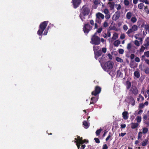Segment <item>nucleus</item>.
Returning a JSON list of instances; mask_svg holds the SVG:
<instances>
[{
    "mask_svg": "<svg viewBox=\"0 0 149 149\" xmlns=\"http://www.w3.org/2000/svg\"><path fill=\"white\" fill-rule=\"evenodd\" d=\"M81 11L79 17L82 21H84L83 19H85L84 16L88 15L90 13L89 8L85 5H84L81 9Z\"/></svg>",
    "mask_w": 149,
    "mask_h": 149,
    "instance_id": "1",
    "label": "nucleus"
},
{
    "mask_svg": "<svg viewBox=\"0 0 149 149\" xmlns=\"http://www.w3.org/2000/svg\"><path fill=\"white\" fill-rule=\"evenodd\" d=\"M48 22V21H45L40 24L39 27V30L37 31V34L38 35L42 36L43 31L46 28Z\"/></svg>",
    "mask_w": 149,
    "mask_h": 149,
    "instance_id": "2",
    "label": "nucleus"
},
{
    "mask_svg": "<svg viewBox=\"0 0 149 149\" xmlns=\"http://www.w3.org/2000/svg\"><path fill=\"white\" fill-rule=\"evenodd\" d=\"M96 35L97 33H95L92 36L90 42L92 44L98 45L100 43V39Z\"/></svg>",
    "mask_w": 149,
    "mask_h": 149,
    "instance_id": "3",
    "label": "nucleus"
},
{
    "mask_svg": "<svg viewBox=\"0 0 149 149\" xmlns=\"http://www.w3.org/2000/svg\"><path fill=\"white\" fill-rule=\"evenodd\" d=\"M92 26H91L89 24L87 23L84 25L83 31L85 33L88 34L92 29Z\"/></svg>",
    "mask_w": 149,
    "mask_h": 149,
    "instance_id": "4",
    "label": "nucleus"
},
{
    "mask_svg": "<svg viewBox=\"0 0 149 149\" xmlns=\"http://www.w3.org/2000/svg\"><path fill=\"white\" fill-rule=\"evenodd\" d=\"M113 65L114 63L112 61H108L104 64V69L106 70L112 69L113 67Z\"/></svg>",
    "mask_w": 149,
    "mask_h": 149,
    "instance_id": "5",
    "label": "nucleus"
},
{
    "mask_svg": "<svg viewBox=\"0 0 149 149\" xmlns=\"http://www.w3.org/2000/svg\"><path fill=\"white\" fill-rule=\"evenodd\" d=\"M101 91V88L99 86H96L95 88V90L91 93L92 95L96 96L97 95L99 94Z\"/></svg>",
    "mask_w": 149,
    "mask_h": 149,
    "instance_id": "6",
    "label": "nucleus"
},
{
    "mask_svg": "<svg viewBox=\"0 0 149 149\" xmlns=\"http://www.w3.org/2000/svg\"><path fill=\"white\" fill-rule=\"evenodd\" d=\"M132 94L136 95L139 93V91L137 88L135 86H132L130 90Z\"/></svg>",
    "mask_w": 149,
    "mask_h": 149,
    "instance_id": "7",
    "label": "nucleus"
},
{
    "mask_svg": "<svg viewBox=\"0 0 149 149\" xmlns=\"http://www.w3.org/2000/svg\"><path fill=\"white\" fill-rule=\"evenodd\" d=\"M120 11L118 10L116 11L114 14L113 15L112 19L113 20L116 21L120 17Z\"/></svg>",
    "mask_w": 149,
    "mask_h": 149,
    "instance_id": "8",
    "label": "nucleus"
},
{
    "mask_svg": "<svg viewBox=\"0 0 149 149\" xmlns=\"http://www.w3.org/2000/svg\"><path fill=\"white\" fill-rule=\"evenodd\" d=\"M72 3L74 8H77L81 3V0H72Z\"/></svg>",
    "mask_w": 149,
    "mask_h": 149,
    "instance_id": "9",
    "label": "nucleus"
},
{
    "mask_svg": "<svg viewBox=\"0 0 149 149\" xmlns=\"http://www.w3.org/2000/svg\"><path fill=\"white\" fill-rule=\"evenodd\" d=\"M95 58L97 60L98 57L101 56L102 54V52L100 49V50L95 52L94 53Z\"/></svg>",
    "mask_w": 149,
    "mask_h": 149,
    "instance_id": "10",
    "label": "nucleus"
},
{
    "mask_svg": "<svg viewBox=\"0 0 149 149\" xmlns=\"http://www.w3.org/2000/svg\"><path fill=\"white\" fill-rule=\"evenodd\" d=\"M128 98L129 100L130 103L133 106H134L135 104V101L133 97L132 96H130L128 97Z\"/></svg>",
    "mask_w": 149,
    "mask_h": 149,
    "instance_id": "11",
    "label": "nucleus"
},
{
    "mask_svg": "<svg viewBox=\"0 0 149 149\" xmlns=\"http://www.w3.org/2000/svg\"><path fill=\"white\" fill-rule=\"evenodd\" d=\"M98 98L97 97H93L91 98L90 104H94L97 101Z\"/></svg>",
    "mask_w": 149,
    "mask_h": 149,
    "instance_id": "12",
    "label": "nucleus"
},
{
    "mask_svg": "<svg viewBox=\"0 0 149 149\" xmlns=\"http://www.w3.org/2000/svg\"><path fill=\"white\" fill-rule=\"evenodd\" d=\"M128 113L127 111H125L123 112L122 115L123 118L124 120H127L128 118Z\"/></svg>",
    "mask_w": 149,
    "mask_h": 149,
    "instance_id": "13",
    "label": "nucleus"
},
{
    "mask_svg": "<svg viewBox=\"0 0 149 149\" xmlns=\"http://www.w3.org/2000/svg\"><path fill=\"white\" fill-rule=\"evenodd\" d=\"M77 136V139L76 138H75V140L76 141H75V142H76V143H81V142L83 140L82 137H80L79 136Z\"/></svg>",
    "mask_w": 149,
    "mask_h": 149,
    "instance_id": "14",
    "label": "nucleus"
},
{
    "mask_svg": "<svg viewBox=\"0 0 149 149\" xmlns=\"http://www.w3.org/2000/svg\"><path fill=\"white\" fill-rule=\"evenodd\" d=\"M139 125V124L137 123H132L131 127L132 129H135Z\"/></svg>",
    "mask_w": 149,
    "mask_h": 149,
    "instance_id": "15",
    "label": "nucleus"
},
{
    "mask_svg": "<svg viewBox=\"0 0 149 149\" xmlns=\"http://www.w3.org/2000/svg\"><path fill=\"white\" fill-rule=\"evenodd\" d=\"M117 77H120L122 78L123 77L122 73L120 71V70H118L117 71Z\"/></svg>",
    "mask_w": 149,
    "mask_h": 149,
    "instance_id": "16",
    "label": "nucleus"
},
{
    "mask_svg": "<svg viewBox=\"0 0 149 149\" xmlns=\"http://www.w3.org/2000/svg\"><path fill=\"white\" fill-rule=\"evenodd\" d=\"M126 84L127 88L128 90L131 88H130L131 86V83L129 81L127 80L126 81Z\"/></svg>",
    "mask_w": 149,
    "mask_h": 149,
    "instance_id": "17",
    "label": "nucleus"
},
{
    "mask_svg": "<svg viewBox=\"0 0 149 149\" xmlns=\"http://www.w3.org/2000/svg\"><path fill=\"white\" fill-rule=\"evenodd\" d=\"M96 17H99V18H101L102 19H103L104 18V16L102 14L98 13L96 14Z\"/></svg>",
    "mask_w": 149,
    "mask_h": 149,
    "instance_id": "18",
    "label": "nucleus"
},
{
    "mask_svg": "<svg viewBox=\"0 0 149 149\" xmlns=\"http://www.w3.org/2000/svg\"><path fill=\"white\" fill-rule=\"evenodd\" d=\"M108 4L109 5V6L111 10L114 8V3L113 2H109L108 3Z\"/></svg>",
    "mask_w": 149,
    "mask_h": 149,
    "instance_id": "19",
    "label": "nucleus"
},
{
    "mask_svg": "<svg viewBox=\"0 0 149 149\" xmlns=\"http://www.w3.org/2000/svg\"><path fill=\"white\" fill-rule=\"evenodd\" d=\"M93 50L94 53L95 52L100 50V47L99 46H93Z\"/></svg>",
    "mask_w": 149,
    "mask_h": 149,
    "instance_id": "20",
    "label": "nucleus"
},
{
    "mask_svg": "<svg viewBox=\"0 0 149 149\" xmlns=\"http://www.w3.org/2000/svg\"><path fill=\"white\" fill-rule=\"evenodd\" d=\"M120 43V41L118 40H115L113 42V45L116 47H118Z\"/></svg>",
    "mask_w": 149,
    "mask_h": 149,
    "instance_id": "21",
    "label": "nucleus"
},
{
    "mask_svg": "<svg viewBox=\"0 0 149 149\" xmlns=\"http://www.w3.org/2000/svg\"><path fill=\"white\" fill-rule=\"evenodd\" d=\"M118 37V35L116 33H115L113 34L112 39L113 40H116Z\"/></svg>",
    "mask_w": 149,
    "mask_h": 149,
    "instance_id": "22",
    "label": "nucleus"
},
{
    "mask_svg": "<svg viewBox=\"0 0 149 149\" xmlns=\"http://www.w3.org/2000/svg\"><path fill=\"white\" fill-rule=\"evenodd\" d=\"M145 41L146 43L144 44V45L146 47H147L149 46V38L148 37L146 39Z\"/></svg>",
    "mask_w": 149,
    "mask_h": 149,
    "instance_id": "23",
    "label": "nucleus"
},
{
    "mask_svg": "<svg viewBox=\"0 0 149 149\" xmlns=\"http://www.w3.org/2000/svg\"><path fill=\"white\" fill-rule=\"evenodd\" d=\"M102 129L101 128H100L99 129L97 130L95 132L96 135L97 136H99L100 135L101 132L102 131Z\"/></svg>",
    "mask_w": 149,
    "mask_h": 149,
    "instance_id": "24",
    "label": "nucleus"
},
{
    "mask_svg": "<svg viewBox=\"0 0 149 149\" xmlns=\"http://www.w3.org/2000/svg\"><path fill=\"white\" fill-rule=\"evenodd\" d=\"M83 125L85 126V128H88L89 126L88 123L86 121L84 120L83 122Z\"/></svg>",
    "mask_w": 149,
    "mask_h": 149,
    "instance_id": "25",
    "label": "nucleus"
},
{
    "mask_svg": "<svg viewBox=\"0 0 149 149\" xmlns=\"http://www.w3.org/2000/svg\"><path fill=\"white\" fill-rule=\"evenodd\" d=\"M134 76L137 78H139L140 76L139 72L137 71H136L134 72Z\"/></svg>",
    "mask_w": 149,
    "mask_h": 149,
    "instance_id": "26",
    "label": "nucleus"
},
{
    "mask_svg": "<svg viewBox=\"0 0 149 149\" xmlns=\"http://www.w3.org/2000/svg\"><path fill=\"white\" fill-rule=\"evenodd\" d=\"M132 16V14L131 12H128L126 15V17L128 19H130Z\"/></svg>",
    "mask_w": 149,
    "mask_h": 149,
    "instance_id": "27",
    "label": "nucleus"
},
{
    "mask_svg": "<svg viewBox=\"0 0 149 149\" xmlns=\"http://www.w3.org/2000/svg\"><path fill=\"white\" fill-rule=\"evenodd\" d=\"M148 129L146 127H143L142 129V132L144 134H146L148 132Z\"/></svg>",
    "mask_w": 149,
    "mask_h": 149,
    "instance_id": "28",
    "label": "nucleus"
},
{
    "mask_svg": "<svg viewBox=\"0 0 149 149\" xmlns=\"http://www.w3.org/2000/svg\"><path fill=\"white\" fill-rule=\"evenodd\" d=\"M142 132H139L138 135V139L139 140L142 137Z\"/></svg>",
    "mask_w": 149,
    "mask_h": 149,
    "instance_id": "29",
    "label": "nucleus"
},
{
    "mask_svg": "<svg viewBox=\"0 0 149 149\" xmlns=\"http://www.w3.org/2000/svg\"><path fill=\"white\" fill-rule=\"evenodd\" d=\"M131 29L133 31H137L138 29V28L137 25H134L132 26Z\"/></svg>",
    "mask_w": 149,
    "mask_h": 149,
    "instance_id": "30",
    "label": "nucleus"
},
{
    "mask_svg": "<svg viewBox=\"0 0 149 149\" xmlns=\"http://www.w3.org/2000/svg\"><path fill=\"white\" fill-rule=\"evenodd\" d=\"M148 140L147 139H146L144 141H143L142 142V145L143 146H146L148 143Z\"/></svg>",
    "mask_w": 149,
    "mask_h": 149,
    "instance_id": "31",
    "label": "nucleus"
},
{
    "mask_svg": "<svg viewBox=\"0 0 149 149\" xmlns=\"http://www.w3.org/2000/svg\"><path fill=\"white\" fill-rule=\"evenodd\" d=\"M116 60L117 62L120 63H122L123 61V60L122 59L118 57H116Z\"/></svg>",
    "mask_w": 149,
    "mask_h": 149,
    "instance_id": "32",
    "label": "nucleus"
},
{
    "mask_svg": "<svg viewBox=\"0 0 149 149\" xmlns=\"http://www.w3.org/2000/svg\"><path fill=\"white\" fill-rule=\"evenodd\" d=\"M138 123H140L141 121V116H137L136 119Z\"/></svg>",
    "mask_w": 149,
    "mask_h": 149,
    "instance_id": "33",
    "label": "nucleus"
},
{
    "mask_svg": "<svg viewBox=\"0 0 149 149\" xmlns=\"http://www.w3.org/2000/svg\"><path fill=\"white\" fill-rule=\"evenodd\" d=\"M144 6V5L143 3H141L139 4L138 5V7L140 9H142Z\"/></svg>",
    "mask_w": 149,
    "mask_h": 149,
    "instance_id": "34",
    "label": "nucleus"
},
{
    "mask_svg": "<svg viewBox=\"0 0 149 149\" xmlns=\"http://www.w3.org/2000/svg\"><path fill=\"white\" fill-rule=\"evenodd\" d=\"M132 47V44L131 43H128L127 45V49L128 50H130Z\"/></svg>",
    "mask_w": 149,
    "mask_h": 149,
    "instance_id": "35",
    "label": "nucleus"
},
{
    "mask_svg": "<svg viewBox=\"0 0 149 149\" xmlns=\"http://www.w3.org/2000/svg\"><path fill=\"white\" fill-rule=\"evenodd\" d=\"M133 31L132 30V29L131 28L128 30L126 32L127 34L128 35V36L130 37V34L133 32Z\"/></svg>",
    "mask_w": 149,
    "mask_h": 149,
    "instance_id": "36",
    "label": "nucleus"
},
{
    "mask_svg": "<svg viewBox=\"0 0 149 149\" xmlns=\"http://www.w3.org/2000/svg\"><path fill=\"white\" fill-rule=\"evenodd\" d=\"M95 22L96 23H97L100 24L101 22V21L100 19L99 18V17H96V20H95Z\"/></svg>",
    "mask_w": 149,
    "mask_h": 149,
    "instance_id": "37",
    "label": "nucleus"
},
{
    "mask_svg": "<svg viewBox=\"0 0 149 149\" xmlns=\"http://www.w3.org/2000/svg\"><path fill=\"white\" fill-rule=\"evenodd\" d=\"M145 72L147 74L149 73V68L147 67L144 69Z\"/></svg>",
    "mask_w": 149,
    "mask_h": 149,
    "instance_id": "38",
    "label": "nucleus"
},
{
    "mask_svg": "<svg viewBox=\"0 0 149 149\" xmlns=\"http://www.w3.org/2000/svg\"><path fill=\"white\" fill-rule=\"evenodd\" d=\"M131 22L133 23L137 21L136 18L135 17H132L131 19Z\"/></svg>",
    "mask_w": 149,
    "mask_h": 149,
    "instance_id": "39",
    "label": "nucleus"
},
{
    "mask_svg": "<svg viewBox=\"0 0 149 149\" xmlns=\"http://www.w3.org/2000/svg\"><path fill=\"white\" fill-rule=\"evenodd\" d=\"M145 49V47H144L143 46H141V48L140 49V51H139L140 52H143Z\"/></svg>",
    "mask_w": 149,
    "mask_h": 149,
    "instance_id": "40",
    "label": "nucleus"
},
{
    "mask_svg": "<svg viewBox=\"0 0 149 149\" xmlns=\"http://www.w3.org/2000/svg\"><path fill=\"white\" fill-rule=\"evenodd\" d=\"M144 107V104L143 103L140 104L139 105V109H142Z\"/></svg>",
    "mask_w": 149,
    "mask_h": 149,
    "instance_id": "41",
    "label": "nucleus"
},
{
    "mask_svg": "<svg viewBox=\"0 0 149 149\" xmlns=\"http://www.w3.org/2000/svg\"><path fill=\"white\" fill-rule=\"evenodd\" d=\"M124 3L125 6H128L129 4V2L127 0H124Z\"/></svg>",
    "mask_w": 149,
    "mask_h": 149,
    "instance_id": "42",
    "label": "nucleus"
},
{
    "mask_svg": "<svg viewBox=\"0 0 149 149\" xmlns=\"http://www.w3.org/2000/svg\"><path fill=\"white\" fill-rule=\"evenodd\" d=\"M135 45L137 46H140V43L139 41L137 40H135L134 41V43Z\"/></svg>",
    "mask_w": 149,
    "mask_h": 149,
    "instance_id": "43",
    "label": "nucleus"
},
{
    "mask_svg": "<svg viewBox=\"0 0 149 149\" xmlns=\"http://www.w3.org/2000/svg\"><path fill=\"white\" fill-rule=\"evenodd\" d=\"M102 30V29L101 27L99 28L95 33H97H97H100L101 32Z\"/></svg>",
    "mask_w": 149,
    "mask_h": 149,
    "instance_id": "44",
    "label": "nucleus"
},
{
    "mask_svg": "<svg viewBox=\"0 0 149 149\" xmlns=\"http://www.w3.org/2000/svg\"><path fill=\"white\" fill-rule=\"evenodd\" d=\"M88 143V140H87L86 139H85L84 140H83L82 142H81V144H82L84 143Z\"/></svg>",
    "mask_w": 149,
    "mask_h": 149,
    "instance_id": "45",
    "label": "nucleus"
},
{
    "mask_svg": "<svg viewBox=\"0 0 149 149\" xmlns=\"http://www.w3.org/2000/svg\"><path fill=\"white\" fill-rule=\"evenodd\" d=\"M116 6H117V7H116V8L118 10H120L121 8V5L120 4H116Z\"/></svg>",
    "mask_w": 149,
    "mask_h": 149,
    "instance_id": "46",
    "label": "nucleus"
},
{
    "mask_svg": "<svg viewBox=\"0 0 149 149\" xmlns=\"http://www.w3.org/2000/svg\"><path fill=\"white\" fill-rule=\"evenodd\" d=\"M144 54L147 57H149V51L145 52Z\"/></svg>",
    "mask_w": 149,
    "mask_h": 149,
    "instance_id": "47",
    "label": "nucleus"
},
{
    "mask_svg": "<svg viewBox=\"0 0 149 149\" xmlns=\"http://www.w3.org/2000/svg\"><path fill=\"white\" fill-rule=\"evenodd\" d=\"M94 140L96 143H100V140L98 138H95L94 139Z\"/></svg>",
    "mask_w": 149,
    "mask_h": 149,
    "instance_id": "48",
    "label": "nucleus"
},
{
    "mask_svg": "<svg viewBox=\"0 0 149 149\" xmlns=\"http://www.w3.org/2000/svg\"><path fill=\"white\" fill-rule=\"evenodd\" d=\"M124 51L123 49H118V52L120 54H123L124 53Z\"/></svg>",
    "mask_w": 149,
    "mask_h": 149,
    "instance_id": "49",
    "label": "nucleus"
},
{
    "mask_svg": "<svg viewBox=\"0 0 149 149\" xmlns=\"http://www.w3.org/2000/svg\"><path fill=\"white\" fill-rule=\"evenodd\" d=\"M103 26L104 27H106L108 26V23L106 21H105L103 24Z\"/></svg>",
    "mask_w": 149,
    "mask_h": 149,
    "instance_id": "50",
    "label": "nucleus"
},
{
    "mask_svg": "<svg viewBox=\"0 0 149 149\" xmlns=\"http://www.w3.org/2000/svg\"><path fill=\"white\" fill-rule=\"evenodd\" d=\"M104 13L105 14H107L109 13V11L108 10L107 8H105L104 9Z\"/></svg>",
    "mask_w": 149,
    "mask_h": 149,
    "instance_id": "51",
    "label": "nucleus"
},
{
    "mask_svg": "<svg viewBox=\"0 0 149 149\" xmlns=\"http://www.w3.org/2000/svg\"><path fill=\"white\" fill-rule=\"evenodd\" d=\"M125 38V35L124 34H121L120 37V38L121 39H123Z\"/></svg>",
    "mask_w": 149,
    "mask_h": 149,
    "instance_id": "52",
    "label": "nucleus"
},
{
    "mask_svg": "<svg viewBox=\"0 0 149 149\" xmlns=\"http://www.w3.org/2000/svg\"><path fill=\"white\" fill-rule=\"evenodd\" d=\"M93 3L95 5H97L100 4V3L98 0H95L93 2Z\"/></svg>",
    "mask_w": 149,
    "mask_h": 149,
    "instance_id": "53",
    "label": "nucleus"
},
{
    "mask_svg": "<svg viewBox=\"0 0 149 149\" xmlns=\"http://www.w3.org/2000/svg\"><path fill=\"white\" fill-rule=\"evenodd\" d=\"M108 147L106 144H104L102 146V149H107Z\"/></svg>",
    "mask_w": 149,
    "mask_h": 149,
    "instance_id": "54",
    "label": "nucleus"
},
{
    "mask_svg": "<svg viewBox=\"0 0 149 149\" xmlns=\"http://www.w3.org/2000/svg\"><path fill=\"white\" fill-rule=\"evenodd\" d=\"M102 52L104 53H105L107 52V49L106 48L103 47L102 48Z\"/></svg>",
    "mask_w": 149,
    "mask_h": 149,
    "instance_id": "55",
    "label": "nucleus"
},
{
    "mask_svg": "<svg viewBox=\"0 0 149 149\" xmlns=\"http://www.w3.org/2000/svg\"><path fill=\"white\" fill-rule=\"evenodd\" d=\"M54 26V25L53 24H52L51 23H50L47 27V30H49L50 28L53 27Z\"/></svg>",
    "mask_w": 149,
    "mask_h": 149,
    "instance_id": "56",
    "label": "nucleus"
},
{
    "mask_svg": "<svg viewBox=\"0 0 149 149\" xmlns=\"http://www.w3.org/2000/svg\"><path fill=\"white\" fill-rule=\"evenodd\" d=\"M135 61L137 62H139L140 61V59L138 57H136L135 58Z\"/></svg>",
    "mask_w": 149,
    "mask_h": 149,
    "instance_id": "57",
    "label": "nucleus"
},
{
    "mask_svg": "<svg viewBox=\"0 0 149 149\" xmlns=\"http://www.w3.org/2000/svg\"><path fill=\"white\" fill-rule=\"evenodd\" d=\"M123 29L125 31H126L128 29V28L127 26L125 24L123 26Z\"/></svg>",
    "mask_w": 149,
    "mask_h": 149,
    "instance_id": "58",
    "label": "nucleus"
},
{
    "mask_svg": "<svg viewBox=\"0 0 149 149\" xmlns=\"http://www.w3.org/2000/svg\"><path fill=\"white\" fill-rule=\"evenodd\" d=\"M111 134V133L110 132L109 133V134L108 136L107 137V138L106 139V141H108L109 140V138L111 137V136L110 135Z\"/></svg>",
    "mask_w": 149,
    "mask_h": 149,
    "instance_id": "59",
    "label": "nucleus"
},
{
    "mask_svg": "<svg viewBox=\"0 0 149 149\" xmlns=\"http://www.w3.org/2000/svg\"><path fill=\"white\" fill-rule=\"evenodd\" d=\"M105 17L106 19H108L110 18V15L108 14H106Z\"/></svg>",
    "mask_w": 149,
    "mask_h": 149,
    "instance_id": "60",
    "label": "nucleus"
},
{
    "mask_svg": "<svg viewBox=\"0 0 149 149\" xmlns=\"http://www.w3.org/2000/svg\"><path fill=\"white\" fill-rule=\"evenodd\" d=\"M135 57V55L134 54H131L130 56V58L131 60L133 59Z\"/></svg>",
    "mask_w": 149,
    "mask_h": 149,
    "instance_id": "61",
    "label": "nucleus"
},
{
    "mask_svg": "<svg viewBox=\"0 0 149 149\" xmlns=\"http://www.w3.org/2000/svg\"><path fill=\"white\" fill-rule=\"evenodd\" d=\"M120 128L121 129H124L125 128L126 126V125L125 124H121L120 125Z\"/></svg>",
    "mask_w": 149,
    "mask_h": 149,
    "instance_id": "62",
    "label": "nucleus"
},
{
    "mask_svg": "<svg viewBox=\"0 0 149 149\" xmlns=\"http://www.w3.org/2000/svg\"><path fill=\"white\" fill-rule=\"evenodd\" d=\"M90 24L92 26H94V21L93 20L91 19V20H90Z\"/></svg>",
    "mask_w": 149,
    "mask_h": 149,
    "instance_id": "63",
    "label": "nucleus"
},
{
    "mask_svg": "<svg viewBox=\"0 0 149 149\" xmlns=\"http://www.w3.org/2000/svg\"><path fill=\"white\" fill-rule=\"evenodd\" d=\"M144 61L145 63L149 65V60L147 59H144Z\"/></svg>",
    "mask_w": 149,
    "mask_h": 149,
    "instance_id": "64",
    "label": "nucleus"
}]
</instances>
